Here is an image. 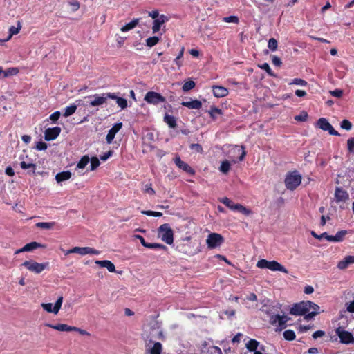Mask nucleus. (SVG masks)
<instances>
[{"instance_id":"nucleus-10","label":"nucleus","mask_w":354,"mask_h":354,"mask_svg":"<svg viewBox=\"0 0 354 354\" xmlns=\"http://www.w3.org/2000/svg\"><path fill=\"white\" fill-rule=\"evenodd\" d=\"M62 303L63 296L61 295L57 299L53 307L51 303H43L41 304V307L44 310L47 311L48 313H53L54 314L57 315L61 308Z\"/></svg>"},{"instance_id":"nucleus-7","label":"nucleus","mask_w":354,"mask_h":354,"mask_svg":"<svg viewBox=\"0 0 354 354\" xmlns=\"http://www.w3.org/2000/svg\"><path fill=\"white\" fill-rule=\"evenodd\" d=\"M315 127L321 129L324 131H328L329 134L332 136H339L340 134L337 131L334 129L333 127L330 124V123L328 121V120L325 118H320L315 124Z\"/></svg>"},{"instance_id":"nucleus-47","label":"nucleus","mask_w":354,"mask_h":354,"mask_svg":"<svg viewBox=\"0 0 354 354\" xmlns=\"http://www.w3.org/2000/svg\"><path fill=\"white\" fill-rule=\"evenodd\" d=\"M268 48L272 51H275L277 49L278 42L274 38H270L268 41Z\"/></svg>"},{"instance_id":"nucleus-29","label":"nucleus","mask_w":354,"mask_h":354,"mask_svg":"<svg viewBox=\"0 0 354 354\" xmlns=\"http://www.w3.org/2000/svg\"><path fill=\"white\" fill-rule=\"evenodd\" d=\"M139 23V19H134L129 23H127L124 26H123L120 30L122 32H128L132 29H133Z\"/></svg>"},{"instance_id":"nucleus-34","label":"nucleus","mask_w":354,"mask_h":354,"mask_svg":"<svg viewBox=\"0 0 354 354\" xmlns=\"http://www.w3.org/2000/svg\"><path fill=\"white\" fill-rule=\"evenodd\" d=\"M230 167L231 164L230 161L225 160L221 162L219 170L223 174H227L229 172Z\"/></svg>"},{"instance_id":"nucleus-14","label":"nucleus","mask_w":354,"mask_h":354,"mask_svg":"<svg viewBox=\"0 0 354 354\" xmlns=\"http://www.w3.org/2000/svg\"><path fill=\"white\" fill-rule=\"evenodd\" d=\"M108 93H103L102 95L98 94H95L93 95L90 96V97L93 98L92 100L89 102L90 106H97L104 104L106 100L109 98L107 95Z\"/></svg>"},{"instance_id":"nucleus-51","label":"nucleus","mask_w":354,"mask_h":354,"mask_svg":"<svg viewBox=\"0 0 354 354\" xmlns=\"http://www.w3.org/2000/svg\"><path fill=\"white\" fill-rule=\"evenodd\" d=\"M209 113L213 119H215V118H216L215 115L216 114H218V115L222 114V111H221V109H220L217 107L212 106L210 110L209 111Z\"/></svg>"},{"instance_id":"nucleus-43","label":"nucleus","mask_w":354,"mask_h":354,"mask_svg":"<svg viewBox=\"0 0 354 354\" xmlns=\"http://www.w3.org/2000/svg\"><path fill=\"white\" fill-rule=\"evenodd\" d=\"M145 248H147L149 249H162L164 250H166L167 249V248L165 245H164L161 243H148Z\"/></svg>"},{"instance_id":"nucleus-35","label":"nucleus","mask_w":354,"mask_h":354,"mask_svg":"<svg viewBox=\"0 0 354 354\" xmlns=\"http://www.w3.org/2000/svg\"><path fill=\"white\" fill-rule=\"evenodd\" d=\"M234 151H236L237 153L239 154V160L243 161L245 157L246 152L245 151V147L243 146H237L236 145L234 147Z\"/></svg>"},{"instance_id":"nucleus-20","label":"nucleus","mask_w":354,"mask_h":354,"mask_svg":"<svg viewBox=\"0 0 354 354\" xmlns=\"http://www.w3.org/2000/svg\"><path fill=\"white\" fill-rule=\"evenodd\" d=\"M45 326L59 331L71 332L73 330H75L73 326H68L66 324H51L47 323L45 324Z\"/></svg>"},{"instance_id":"nucleus-8","label":"nucleus","mask_w":354,"mask_h":354,"mask_svg":"<svg viewBox=\"0 0 354 354\" xmlns=\"http://www.w3.org/2000/svg\"><path fill=\"white\" fill-rule=\"evenodd\" d=\"M335 333L340 339L342 344H354V337L351 332L345 330L342 327L339 326L335 329Z\"/></svg>"},{"instance_id":"nucleus-31","label":"nucleus","mask_w":354,"mask_h":354,"mask_svg":"<svg viewBox=\"0 0 354 354\" xmlns=\"http://www.w3.org/2000/svg\"><path fill=\"white\" fill-rule=\"evenodd\" d=\"M20 167L23 169H30L28 171L29 174H34L35 173L36 165L32 162H26L25 161H21L20 162Z\"/></svg>"},{"instance_id":"nucleus-32","label":"nucleus","mask_w":354,"mask_h":354,"mask_svg":"<svg viewBox=\"0 0 354 354\" xmlns=\"http://www.w3.org/2000/svg\"><path fill=\"white\" fill-rule=\"evenodd\" d=\"M77 109V106L75 104H72L68 106H66L64 109V112L63 113V115L64 117H68L71 115H73Z\"/></svg>"},{"instance_id":"nucleus-22","label":"nucleus","mask_w":354,"mask_h":354,"mask_svg":"<svg viewBox=\"0 0 354 354\" xmlns=\"http://www.w3.org/2000/svg\"><path fill=\"white\" fill-rule=\"evenodd\" d=\"M182 106L192 109H199L202 107V103L198 100L190 101H183L181 102Z\"/></svg>"},{"instance_id":"nucleus-56","label":"nucleus","mask_w":354,"mask_h":354,"mask_svg":"<svg viewBox=\"0 0 354 354\" xmlns=\"http://www.w3.org/2000/svg\"><path fill=\"white\" fill-rule=\"evenodd\" d=\"M183 53H184V48H182L180 53H178V56L176 57L174 62L176 63V64L180 67L181 65H182V63H181V61H180V59L183 57Z\"/></svg>"},{"instance_id":"nucleus-48","label":"nucleus","mask_w":354,"mask_h":354,"mask_svg":"<svg viewBox=\"0 0 354 354\" xmlns=\"http://www.w3.org/2000/svg\"><path fill=\"white\" fill-rule=\"evenodd\" d=\"M340 127L343 129L349 131L352 128V123L349 120L344 119L341 122Z\"/></svg>"},{"instance_id":"nucleus-33","label":"nucleus","mask_w":354,"mask_h":354,"mask_svg":"<svg viewBox=\"0 0 354 354\" xmlns=\"http://www.w3.org/2000/svg\"><path fill=\"white\" fill-rule=\"evenodd\" d=\"M40 247H41V245L40 243L33 241L26 244L24 245V250H26V252H30Z\"/></svg>"},{"instance_id":"nucleus-23","label":"nucleus","mask_w":354,"mask_h":354,"mask_svg":"<svg viewBox=\"0 0 354 354\" xmlns=\"http://www.w3.org/2000/svg\"><path fill=\"white\" fill-rule=\"evenodd\" d=\"M347 234V230L338 231L335 236L332 235V236H328V241L335 243L342 242Z\"/></svg>"},{"instance_id":"nucleus-40","label":"nucleus","mask_w":354,"mask_h":354,"mask_svg":"<svg viewBox=\"0 0 354 354\" xmlns=\"http://www.w3.org/2000/svg\"><path fill=\"white\" fill-rule=\"evenodd\" d=\"M259 67L267 72V73L271 77H276L277 75L274 73V72L270 68L269 64L268 63H263L261 65H259Z\"/></svg>"},{"instance_id":"nucleus-21","label":"nucleus","mask_w":354,"mask_h":354,"mask_svg":"<svg viewBox=\"0 0 354 354\" xmlns=\"http://www.w3.org/2000/svg\"><path fill=\"white\" fill-rule=\"evenodd\" d=\"M268 269L272 271H280L286 274L288 272V270L283 266L274 260L270 261Z\"/></svg>"},{"instance_id":"nucleus-26","label":"nucleus","mask_w":354,"mask_h":354,"mask_svg":"<svg viewBox=\"0 0 354 354\" xmlns=\"http://www.w3.org/2000/svg\"><path fill=\"white\" fill-rule=\"evenodd\" d=\"M162 351V345L160 342H155L153 346L147 349L146 351L147 354H161Z\"/></svg>"},{"instance_id":"nucleus-57","label":"nucleus","mask_w":354,"mask_h":354,"mask_svg":"<svg viewBox=\"0 0 354 354\" xmlns=\"http://www.w3.org/2000/svg\"><path fill=\"white\" fill-rule=\"evenodd\" d=\"M347 147L350 153H353L354 151V138H350L347 140Z\"/></svg>"},{"instance_id":"nucleus-18","label":"nucleus","mask_w":354,"mask_h":354,"mask_svg":"<svg viewBox=\"0 0 354 354\" xmlns=\"http://www.w3.org/2000/svg\"><path fill=\"white\" fill-rule=\"evenodd\" d=\"M335 198L336 202L346 201L348 199L349 195L348 192L341 187H337L335 192Z\"/></svg>"},{"instance_id":"nucleus-49","label":"nucleus","mask_w":354,"mask_h":354,"mask_svg":"<svg viewBox=\"0 0 354 354\" xmlns=\"http://www.w3.org/2000/svg\"><path fill=\"white\" fill-rule=\"evenodd\" d=\"M308 115L307 112L302 111L299 115L295 116V120L300 122H305L307 120Z\"/></svg>"},{"instance_id":"nucleus-11","label":"nucleus","mask_w":354,"mask_h":354,"mask_svg":"<svg viewBox=\"0 0 354 354\" xmlns=\"http://www.w3.org/2000/svg\"><path fill=\"white\" fill-rule=\"evenodd\" d=\"M61 128L59 127H55L48 128L44 131V138L46 141L55 140L61 133Z\"/></svg>"},{"instance_id":"nucleus-64","label":"nucleus","mask_w":354,"mask_h":354,"mask_svg":"<svg viewBox=\"0 0 354 354\" xmlns=\"http://www.w3.org/2000/svg\"><path fill=\"white\" fill-rule=\"evenodd\" d=\"M330 94L336 97H341L343 95V91L341 89H335L333 91H330Z\"/></svg>"},{"instance_id":"nucleus-17","label":"nucleus","mask_w":354,"mask_h":354,"mask_svg":"<svg viewBox=\"0 0 354 354\" xmlns=\"http://www.w3.org/2000/svg\"><path fill=\"white\" fill-rule=\"evenodd\" d=\"M214 95L217 98L225 97L228 95V89L222 86L214 85L212 87Z\"/></svg>"},{"instance_id":"nucleus-54","label":"nucleus","mask_w":354,"mask_h":354,"mask_svg":"<svg viewBox=\"0 0 354 354\" xmlns=\"http://www.w3.org/2000/svg\"><path fill=\"white\" fill-rule=\"evenodd\" d=\"M68 4L71 6L73 12H75L80 8V3L77 0H70Z\"/></svg>"},{"instance_id":"nucleus-38","label":"nucleus","mask_w":354,"mask_h":354,"mask_svg":"<svg viewBox=\"0 0 354 354\" xmlns=\"http://www.w3.org/2000/svg\"><path fill=\"white\" fill-rule=\"evenodd\" d=\"M283 337L286 340L292 341L295 339L296 335L292 330H286L283 332Z\"/></svg>"},{"instance_id":"nucleus-46","label":"nucleus","mask_w":354,"mask_h":354,"mask_svg":"<svg viewBox=\"0 0 354 354\" xmlns=\"http://www.w3.org/2000/svg\"><path fill=\"white\" fill-rule=\"evenodd\" d=\"M162 25V22L158 19H154L153 26H152L153 33L158 32L160 30Z\"/></svg>"},{"instance_id":"nucleus-6","label":"nucleus","mask_w":354,"mask_h":354,"mask_svg":"<svg viewBox=\"0 0 354 354\" xmlns=\"http://www.w3.org/2000/svg\"><path fill=\"white\" fill-rule=\"evenodd\" d=\"M224 242L223 236L218 233H210L206 239L208 248L213 249L220 247Z\"/></svg>"},{"instance_id":"nucleus-61","label":"nucleus","mask_w":354,"mask_h":354,"mask_svg":"<svg viewBox=\"0 0 354 354\" xmlns=\"http://www.w3.org/2000/svg\"><path fill=\"white\" fill-rule=\"evenodd\" d=\"M113 155V151L111 150H109L107 152H106L105 153H104L103 155L100 156V159L102 160V161H106V160H108L111 156Z\"/></svg>"},{"instance_id":"nucleus-39","label":"nucleus","mask_w":354,"mask_h":354,"mask_svg":"<svg viewBox=\"0 0 354 354\" xmlns=\"http://www.w3.org/2000/svg\"><path fill=\"white\" fill-rule=\"evenodd\" d=\"M159 40V38L156 36L149 37L146 39V45L148 47H153L158 43Z\"/></svg>"},{"instance_id":"nucleus-45","label":"nucleus","mask_w":354,"mask_h":354,"mask_svg":"<svg viewBox=\"0 0 354 354\" xmlns=\"http://www.w3.org/2000/svg\"><path fill=\"white\" fill-rule=\"evenodd\" d=\"M141 213L144 215L154 216V217H160L162 216V213L160 212H153L151 210H143Z\"/></svg>"},{"instance_id":"nucleus-59","label":"nucleus","mask_w":354,"mask_h":354,"mask_svg":"<svg viewBox=\"0 0 354 354\" xmlns=\"http://www.w3.org/2000/svg\"><path fill=\"white\" fill-rule=\"evenodd\" d=\"M59 117H60V112L59 111H55L54 113H53L50 115L49 118L53 122H55L59 120Z\"/></svg>"},{"instance_id":"nucleus-4","label":"nucleus","mask_w":354,"mask_h":354,"mask_svg":"<svg viewBox=\"0 0 354 354\" xmlns=\"http://www.w3.org/2000/svg\"><path fill=\"white\" fill-rule=\"evenodd\" d=\"M21 266L25 267L29 271L34 272L35 274H40L43 272L46 268H48L49 266L48 262H45L42 263H37L33 260L26 261H24Z\"/></svg>"},{"instance_id":"nucleus-27","label":"nucleus","mask_w":354,"mask_h":354,"mask_svg":"<svg viewBox=\"0 0 354 354\" xmlns=\"http://www.w3.org/2000/svg\"><path fill=\"white\" fill-rule=\"evenodd\" d=\"M21 28V24L19 21H18L17 27H15L14 26H12L11 27H10L9 35L8 36V37L6 39H3L4 43L8 41V40H10L13 35L18 34Z\"/></svg>"},{"instance_id":"nucleus-25","label":"nucleus","mask_w":354,"mask_h":354,"mask_svg":"<svg viewBox=\"0 0 354 354\" xmlns=\"http://www.w3.org/2000/svg\"><path fill=\"white\" fill-rule=\"evenodd\" d=\"M72 174L70 171H64L56 174L55 180L57 183H62L71 178Z\"/></svg>"},{"instance_id":"nucleus-44","label":"nucleus","mask_w":354,"mask_h":354,"mask_svg":"<svg viewBox=\"0 0 354 354\" xmlns=\"http://www.w3.org/2000/svg\"><path fill=\"white\" fill-rule=\"evenodd\" d=\"M90 161H91V171H93V170H95L99 166H100V160L99 159L94 156V157H92L91 159H90Z\"/></svg>"},{"instance_id":"nucleus-9","label":"nucleus","mask_w":354,"mask_h":354,"mask_svg":"<svg viewBox=\"0 0 354 354\" xmlns=\"http://www.w3.org/2000/svg\"><path fill=\"white\" fill-rule=\"evenodd\" d=\"M144 100L148 104L158 105L160 103L165 102L166 99L158 93L155 91H149L145 95Z\"/></svg>"},{"instance_id":"nucleus-41","label":"nucleus","mask_w":354,"mask_h":354,"mask_svg":"<svg viewBox=\"0 0 354 354\" xmlns=\"http://www.w3.org/2000/svg\"><path fill=\"white\" fill-rule=\"evenodd\" d=\"M196 86V84L192 80L187 81L183 85V91L185 92L189 91L191 89L194 88Z\"/></svg>"},{"instance_id":"nucleus-24","label":"nucleus","mask_w":354,"mask_h":354,"mask_svg":"<svg viewBox=\"0 0 354 354\" xmlns=\"http://www.w3.org/2000/svg\"><path fill=\"white\" fill-rule=\"evenodd\" d=\"M95 263L99 265L102 268H106L110 272H114L115 268L114 264L109 260H97Z\"/></svg>"},{"instance_id":"nucleus-55","label":"nucleus","mask_w":354,"mask_h":354,"mask_svg":"<svg viewBox=\"0 0 354 354\" xmlns=\"http://www.w3.org/2000/svg\"><path fill=\"white\" fill-rule=\"evenodd\" d=\"M349 265L350 264L348 263V262L347 261V260L344 257V259H342V261H339V263L337 264V268L339 270H344V269L347 268Z\"/></svg>"},{"instance_id":"nucleus-28","label":"nucleus","mask_w":354,"mask_h":354,"mask_svg":"<svg viewBox=\"0 0 354 354\" xmlns=\"http://www.w3.org/2000/svg\"><path fill=\"white\" fill-rule=\"evenodd\" d=\"M259 344V342L256 339H251L245 344V347L249 351L255 352L257 351Z\"/></svg>"},{"instance_id":"nucleus-62","label":"nucleus","mask_w":354,"mask_h":354,"mask_svg":"<svg viewBox=\"0 0 354 354\" xmlns=\"http://www.w3.org/2000/svg\"><path fill=\"white\" fill-rule=\"evenodd\" d=\"M272 64L277 66H280L282 64V62H281V59L275 55H274L272 57Z\"/></svg>"},{"instance_id":"nucleus-37","label":"nucleus","mask_w":354,"mask_h":354,"mask_svg":"<svg viewBox=\"0 0 354 354\" xmlns=\"http://www.w3.org/2000/svg\"><path fill=\"white\" fill-rule=\"evenodd\" d=\"M55 225L54 222H39L36 223V227L41 229H51Z\"/></svg>"},{"instance_id":"nucleus-2","label":"nucleus","mask_w":354,"mask_h":354,"mask_svg":"<svg viewBox=\"0 0 354 354\" xmlns=\"http://www.w3.org/2000/svg\"><path fill=\"white\" fill-rule=\"evenodd\" d=\"M301 180V175L299 174L298 171L295 170L293 171H290L286 174L284 183L286 187L288 190L293 191L300 185Z\"/></svg>"},{"instance_id":"nucleus-50","label":"nucleus","mask_w":354,"mask_h":354,"mask_svg":"<svg viewBox=\"0 0 354 354\" xmlns=\"http://www.w3.org/2000/svg\"><path fill=\"white\" fill-rule=\"evenodd\" d=\"M19 73V70L17 68H10L8 70L3 72V76L5 77H8L10 75H16Z\"/></svg>"},{"instance_id":"nucleus-3","label":"nucleus","mask_w":354,"mask_h":354,"mask_svg":"<svg viewBox=\"0 0 354 354\" xmlns=\"http://www.w3.org/2000/svg\"><path fill=\"white\" fill-rule=\"evenodd\" d=\"M158 236L168 245L174 242V232L169 224L161 225L158 229Z\"/></svg>"},{"instance_id":"nucleus-30","label":"nucleus","mask_w":354,"mask_h":354,"mask_svg":"<svg viewBox=\"0 0 354 354\" xmlns=\"http://www.w3.org/2000/svg\"><path fill=\"white\" fill-rule=\"evenodd\" d=\"M164 122L167 123L170 128H176L177 126L175 117L167 113L164 116Z\"/></svg>"},{"instance_id":"nucleus-15","label":"nucleus","mask_w":354,"mask_h":354,"mask_svg":"<svg viewBox=\"0 0 354 354\" xmlns=\"http://www.w3.org/2000/svg\"><path fill=\"white\" fill-rule=\"evenodd\" d=\"M73 253H77L80 255L90 254H99L100 252L95 249L90 247H74L72 248Z\"/></svg>"},{"instance_id":"nucleus-60","label":"nucleus","mask_w":354,"mask_h":354,"mask_svg":"<svg viewBox=\"0 0 354 354\" xmlns=\"http://www.w3.org/2000/svg\"><path fill=\"white\" fill-rule=\"evenodd\" d=\"M47 147V144L42 141L38 142L36 145V149L39 151L46 150Z\"/></svg>"},{"instance_id":"nucleus-13","label":"nucleus","mask_w":354,"mask_h":354,"mask_svg":"<svg viewBox=\"0 0 354 354\" xmlns=\"http://www.w3.org/2000/svg\"><path fill=\"white\" fill-rule=\"evenodd\" d=\"M174 161L178 168L190 175H194L195 171L187 163L183 161L179 156H176Z\"/></svg>"},{"instance_id":"nucleus-52","label":"nucleus","mask_w":354,"mask_h":354,"mask_svg":"<svg viewBox=\"0 0 354 354\" xmlns=\"http://www.w3.org/2000/svg\"><path fill=\"white\" fill-rule=\"evenodd\" d=\"M223 21L227 22V23H234V24H239V19L236 16H229L223 18Z\"/></svg>"},{"instance_id":"nucleus-12","label":"nucleus","mask_w":354,"mask_h":354,"mask_svg":"<svg viewBox=\"0 0 354 354\" xmlns=\"http://www.w3.org/2000/svg\"><path fill=\"white\" fill-rule=\"evenodd\" d=\"M288 319L285 315H276L272 316L270 319L271 324H274L278 322V328L277 330H281L287 327L286 322Z\"/></svg>"},{"instance_id":"nucleus-36","label":"nucleus","mask_w":354,"mask_h":354,"mask_svg":"<svg viewBox=\"0 0 354 354\" xmlns=\"http://www.w3.org/2000/svg\"><path fill=\"white\" fill-rule=\"evenodd\" d=\"M90 158L88 156H84L81 158L80 160L77 162V167L79 169H84L88 163Z\"/></svg>"},{"instance_id":"nucleus-5","label":"nucleus","mask_w":354,"mask_h":354,"mask_svg":"<svg viewBox=\"0 0 354 354\" xmlns=\"http://www.w3.org/2000/svg\"><path fill=\"white\" fill-rule=\"evenodd\" d=\"M220 201L227 206L229 209L233 211H238L244 215L248 216L252 214V211L245 207L239 203H234L231 199L227 197H224L220 199Z\"/></svg>"},{"instance_id":"nucleus-19","label":"nucleus","mask_w":354,"mask_h":354,"mask_svg":"<svg viewBox=\"0 0 354 354\" xmlns=\"http://www.w3.org/2000/svg\"><path fill=\"white\" fill-rule=\"evenodd\" d=\"M109 98L115 100L116 103L122 109H124L128 106L127 100L123 97H118L115 93H108Z\"/></svg>"},{"instance_id":"nucleus-42","label":"nucleus","mask_w":354,"mask_h":354,"mask_svg":"<svg viewBox=\"0 0 354 354\" xmlns=\"http://www.w3.org/2000/svg\"><path fill=\"white\" fill-rule=\"evenodd\" d=\"M290 85L295 84V85H299L301 86H306L308 85V82L301 78H294L292 80V81L289 83Z\"/></svg>"},{"instance_id":"nucleus-63","label":"nucleus","mask_w":354,"mask_h":354,"mask_svg":"<svg viewBox=\"0 0 354 354\" xmlns=\"http://www.w3.org/2000/svg\"><path fill=\"white\" fill-rule=\"evenodd\" d=\"M145 192L151 195H154L156 193L155 190L151 187V184H147L145 185Z\"/></svg>"},{"instance_id":"nucleus-16","label":"nucleus","mask_w":354,"mask_h":354,"mask_svg":"<svg viewBox=\"0 0 354 354\" xmlns=\"http://www.w3.org/2000/svg\"><path fill=\"white\" fill-rule=\"evenodd\" d=\"M122 127V122H118L113 124L111 129L109 131L106 137V140L108 144H111L113 142L115 134L121 129Z\"/></svg>"},{"instance_id":"nucleus-58","label":"nucleus","mask_w":354,"mask_h":354,"mask_svg":"<svg viewBox=\"0 0 354 354\" xmlns=\"http://www.w3.org/2000/svg\"><path fill=\"white\" fill-rule=\"evenodd\" d=\"M189 147L192 150H194L198 153H202L203 151L202 146L198 143L192 144Z\"/></svg>"},{"instance_id":"nucleus-53","label":"nucleus","mask_w":354,"mask_h":354,"mask_svg":"<svg viewBox=\"0 0 354 354\" xmlns=\"http://www.w3.org/2000/svg\"><path fill=\"white\" fill-rule=\"evenodd\" d=\"M269 262L270 261H268L266 259H261L257 262V266L259 268L268 269Z\"/></svg>"},{"instance_id":"nucleus-1","label":"nucleus","mask_w":354,"mask_h":354,"mask_svg":"<svg viewBox=\"0 0 354 354\" xmlns=\"http://www.w3.org/2000/svg\"><path fill=\"white\" fill-rule=\"evenodd\" d=\"M319 309L317 304L310 301H302L295 304L290 308V313L296 316L304 315V319L308 321L318 314Z\"/></svg>"}]
</instances>
